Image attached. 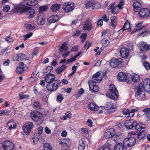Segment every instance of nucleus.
<instances>
[{
    "instance_id": "nucleus-1",
    "label": "nucleus",
    "mask_w": 150,
    "mask_h": 150,
    "mask_svg": "<svg viewBox=\"0 0 150 150\" xmlns=\"http://www.w3.org/2000/svg\"><path fill=\"white\" fill-rule=\"evenodd\" d=\"M55 76L54 74H47L45 77V80L48 84L46 88L47 90L50 91H56L61 83L59 80H55Z\"/></svg>"
},
{
    "instance_id": "nucleus-2",
    "label": "nucleus",
    "mask_w": 150,
    "mask_h": 150,
    "mask_svg": "<svg viewBox=\"0 0 150 150\" xmlns=\"http://www.w3.org/2000/svg\"><path fill=\"white\" fill-rule=\"evenodd\" d=\"M106 96L114 100H116L117 98L118 92L116 86L114 85H110V89L107 91Z\"/></svg>"
},
{
    "instance_id": "nucleus-3",
    "label": "nucleus",
    "mask_w": 150,
    "mask_h": 150,
    "mask_svg": "<svg viewBox=\"0 0 150 150\" xmlns=\"http://www.w3.org/2000/svg\"><path fill=\"white\" fill-rule=\"evenodd\" d=\"M137 89V92L135 94L136 98L139 100H144L145 97V91L144 89L143 84L142 83L139 84Z\"/></svg>"
},
{
    "instance_id": "nucleus-4",
    "label": "nucleus",
    "mask_w": 150,
    "mask_h": 150,
    "mask_svg": "<svg viewBox=\"0 0 150 150\" xmlns=\"http://www.w3.org/2000/svg\"><path fill=\"white\" fill-rule=\"evenodd\" d=\"M30 116L32 119L35 121L40 123L42 122V114L38 111H35L32 112L30 114Z\"/></svg>"
},
{
    "instance_id": "nucleus-5",
    "label": "nucleus",
    "mask_w": 150,
    "mask_h": 150,
    "mask_svg": "<svg viewBox=\"0 0 150 150\" xmlns=\"http://www.w3.org/2000/svg\"><path fill=\"white\" fill-rule=\"evenodd\" d=\"M139 49L141 52H144L150 49V45L144 41L140 42L137 44Z\"/></svg>"
},
{
    "instance_id": "nucleus-6",
    "label": "nucleus",
    "mask_w": 150,
    "mask_h": 150,
    "mask_svg": "<svg viewBox=\"0 0 150 150\" xmlns=\"http://www.w3.org/2000/svg\"><path fill=\"white\" fill-rule=\"evenodd\" d=\"M62 8L65 12H70L73 10L74 8V4L71 2L65 3L63 4Z\"/></svg>"
},
{
    "instance_id": "nucleus-7",
    "label": "nucleus",
    "mask_w": 150,
    "mask_h": 150,
    "mask_svg": "<svg viewBox=\"0 0 150 150\" xmlns=\"http://www.w3.org/2000/svg\"><path fill=\"white\" fill-rule=\"evenodd\" d=\"M118 80L120 81H127V83H131V80L129 79V76L123 72H120L118 74L117 76Z\"/></svg>"
},
{
    "instance_id": "nucleus-8",
    "label": "nucleus",
    "mask_w": 150,
    "mask_h": 150,
    "mask_svg": "<svg viewBox=\"0 0 150 150\" xmlns=\"http://www.w3.org/2000/svg\"><path fill=\"white\" fill-rule=\"evenodd\" d=\"M89 90L92 92H97L99 90V87L96 84V83L93 80H90L88 82Z\"/></svg>"
},
{
    "instance_id": "nucleus-9",
    "label": "nucleus",
    "mask_w": 150,
    "mask_h": 150,
    "mask_svg": "<svg viewBox=\"0 0 150 150\" xmlns=\"http://www.w3.org/2000/svg\"><path fill=\"white\" fill-rule=\"evenodd\" d=\"M123 142L125 146L127 145L129 147L134 146L136 142V139L134 137L127 138L124 139Z\"/></svg>"
},
{
    "instance_id": "nucleus-10",
    "label": "nucleus",
    "mask_w": 150,
    "mask_h": 150,
    "mask_svg": "<svg viewBox=\"0 0 150 150\" xmlns=\"http://www.w3.org/2000/svg\"><path fill=\"white\" fill-rule=\"evenodd\" d=\"M33 127V125L32 122H28L23 126V129L26 134H28L30 132L31 129Z\"/></svg>"
},
{
    "instance_id": "nucleus-11",
    "label": "nucleus",
    "mask_w": 150,
    "mask_h": 150,
    "mask_svg": "<svg viewBox=\"0 0 150 150\" xmlns=\"http://www.w3.org/2000/svg\"><path fill=\"white\" fill-rule=\"evenodd\" d=\"M122 62V59L121 58L117 59L113 58L111 59L110 62V66L113 68L118 67Z\"/></svg>"
},
{
    "instance_id": "nucleus-12",
    "label": "nucleus",
    "mask_w": 150,
    "mask_h": 150,
    "mask_svg": "<svg viewBox=\"0 0 150 150\" xmlns=\"http://www.w3.org/2000/svg\"><path fill=\"white\" fill-rule=\"evenodd\" d=\"M150 14L149 10L145 8L140 10L139 11V16L141 18H146Z\"/></svg>"
},
{
    "instance_id": "nucleus-13",
    "label": "nucleus",
    "mask_w": 150,
    "mask_h": 150,
    "mask_svg": "<svg viewBox=\"0 0 150 150\" xmlns=\"http://www.w3.org/2000/svg\"><path fill=\"white\" fill-rule=\"evenodd\" d=\"M2 146L5 150H12L14 147V144L11 142L6 141L3 143Z\"/></svg>"
},
{
    "instance_id": "nucleus-14",
    "label": "nucleus",
    "mask_w": 150,
    "mask_h": 150,
    "mask_svg": "<svg viewBox=\"0 0 150 150\" xmlns=\"http://www.w3.org/2000/svg\"><path fill=\"white\" fill-rule=\"evenodd\" d=\"M136 124V122L131 119L125 121V125L127 129H131Z\"/></svg>"
},
{
    "instance_id": "nucleus-15",
    "label": "nucleus",
    "mask_w": 150,
    "mask_h": 150,
    "mask_svg": "<svg viewBox=\"0 0 150 150\" xmlns=\"http://www.w3.org/2000/svg\"><path fill=\"white\" fill-rule=\"evenodd\" d=\"M26 6L22 4H19L15 8L16 11L19 12L20 13H25Z\"/></svg>"
},
{
    "instance_id": "nucleus-16",
    "label": "nucleus",
    "mask_w": 150,
    "mask_h": 150,
    "mask_svg": "<svg viewBox=\"0 0 150 150\" xmlns=\"http://www.w3.org/2000/svg\"><path fill=\"white\" fill-rule=\"evenodd\" d=\"M115 134V132L114 129L110 128L106 131L104 134V136L106 138H110L114 136Z\"/></svg>"
},
{
    "instance_id": "nucleus-17",
    "label": "nucleus",
    "mask_w": 150,
    "mask_h": 150,
    "mask_svg": "<svg viewBox=\"0 0 150 150\" xmlns=\"http://www.w3.org/2000/svg\"><path fill=\"white\" fill-rule=\"evenodd\" d=\"M121 56L124 58H126L129 54V50L125 47H122L120 50Z\"/></svg>"
},
{
    "instance_id": "nucleus-18",
    "label": "nucleus",
    "mask_w": 150,
    "mask_h": 150,
    "mask_svg": "<svg viewBox=\"0 0 150 150\" xmlns=\"http://www.w3.org/2000/svg\"><path fill=\"white\" fill-rule=\"evenodd\" d=\"M93 28L91 21L88 20H87L84 24L83 29L84 30H90Z\"/></svg>"
},
{
    "instance_id": "nucleus-19",
    "label": "nucleus",
    "mask_w": 150,
    "mask_h": 150,
    "mask_svg": "<svg viewBox=\"0 0 150 150\" xmlns=\"http://www.w3.org/2000/svg\"><path fill=\"white\" fill-rule=\"evenodd\" d=\"M106 107L108 109V112L109 113H112L114 111L113 110L115 109V107L114 105L113 104L112 102H108L106 103Z\"/></svg>"
},
{
    "instance_id": "nucleus-20",
    "label": "nucleus",
    "mask_w": 150,
    "mask_h": 150,
    "mask_svg": "<svg viewBox=\"0 0 150 150\" xmlns=\"http://www.w3.org/2000/svg\"><path fill=\"white\" fill-rule=\"evenodd\" d=\"M26 14L28 16V17L29 18H33L34 16L35 12L33 9L28 8L26 7L25 12Z\"/></svg>"
},
{
    "instance_id": "nucleus-21",
    "label": "nucleus",
    "mask_w": 150,
    "mask_h": 150,
    "mask_svg": "<svg viewBox=\"0 0 150 150\" xmlns=\"http://www.w3.org/2000/svg\"><path fill=\"white\" fill-rule=\"evenodd\" d=\"M100 73L99 72H97L95 74L93 75L92 77V80L96 83H98L102 80V79L100 77Z\"/></svg>"
},
{
    "instance_id": "nucleus-22",
    "label": "nucleus",
    "mask_w": 150,
    "mask_h": 150,
    "mask_svg": "<svg viewBox=\"0 0 150 150\" xmlns=\"http://www.w3.org/2000/svg\"><path fill=\"white\" fill-rule=\"evenodd\" d=\"M125 146L124 142L118 143L115 146L114 150H126V147Z\"/></svg>"
},
{
    "instance_id": "nucleus-23",
    "label": "nucleus",
    "mask_w": 150,
    "mask_h": 150,
    "mask_svg": "<svg viewBox=\"0 0 150 150\" xmlns=\"http://www.w3.org/2000/svg\"><path fill=\"white\" fill-rule=\"evenodd\" d=\"M39 77V73L38 72L35 71L32 74L31 77L28 79L29 81L31 82H33L35 81Z\"/></svg>"
},
{
    "instance_id": "nucleus-24",
    "label": "nucleus",
    "mask_w": 150,
    "mask_h": 150,
    "mask_svg": "<svg viewBox=\"0 0 150 150\" xmlns=\"http://www.w3.org/2000/svg\"><path fill=\"white\" fill-rule=\"evenodd\" d=\"M59 17L56 15L51 16L48 19V21L50 23H53L57 22L59 20Z\"/></svg>"
},
{
    "instance_id": "nucleus-25",
    "label": "nucleus",
    "mask_w": 150,
    "mask_h": 150,
    "mask_svg": "<svg viewBox=\"0 0 150 150\" xmlns=\"http://www.w3.org/2000/svg\"><path fill=\"white\" fill-rule=\"evenodd\" d=\"M133 7L134 11L137 12L142 7L141 3L139 1H135L133 4Z\"/></svg>"
},
{
    "instance_id": "nucleus-26",
    "label": "nucleus",
    "mask_w": 150,
    "mask_h": 150,
    "mask_svg": "<svg viewBox=\"0 0 150 150\" xmlns=\"http://www.w3.org/2000/svg\"><path fill=\"white\" fill-rule=\"evenodd\" d=\"M115 3L114 2L111 3L109 7V9L111 10V13L114 14H116L117 13V11L116 10L117 8V6H115Z\"/></svg>"
},
{
    "instance_id": "nucleus-27",
    "label": "nucleus",
    "mask_w": 150,
    "mask_h": 150,
    "mask_svg": "<svg viewBox=\"0 0 150 150\" xmlns=\"http://www.w3.org/2000/svg\"><path fill=\"white\" fill-rule=\"evenodd\" d=\"M129 79L131 80L132 81L134 82H137L139 80V75L136 74H133L130 76H129Z\"/></svg>"
},
{
    "instance_id": "nucleus-28",
    "label": "nucleus",
    "mask_w": 150,
    "mask_h": 150,
    "mask_svg": "<svg viewBox=\"0 0 150 150\" xmlns=\"http://www.w3.org/2000/svg\"><path fill=\"white\" fill-rule=\"evenodd\" d=\"M122 112L123 114L125 115L126 117H132L134 116V113L130 110L124 109Z\"/></svg>"
},
{
    "instance_id": "nucleus-29",
    "label": "nucleus",
    "mask_w": 150,
    "mask_h": 150,
    "mask_svg": "<svg viewBox=\"0 0 150 150\" xmlns=\"http://www.w3.org/2000/svg\"><path fill=\"white\" fill-rule=\"evenodd\" d=\"M24 64L23 62H21L19 64V65L16 68V71L17 73L20 74H22L23 71L24 67L23 66Z\"/></svg>"
},
{
    "instance_id": "nucleus-30",
    "label": "nucleus",
    "mask_w": 150,
    "mask_h": 150,
    "mask_svg": "<svg viewBox=\"0 0 150 150\" xmlns=\"http://www.w3.org/2000/svg\"><path fill=\"white\" fill-rule=\"evenodd\" d=\"M111 25L113 28L115 27L117 24V19L115 16H112L110 18Z\"/></svg>"
},
{
    "instance_id": "nucleus-31",
    "label": "nucleus",
    "mask_w": 150,
    "mask_h": 150,
    "mask_svg": "<svg viewBox=\"0 0 150 150\" xmlns=\"http://www.w3.org/2000/svg\"><path fill=\"white\" fill-rule=\"evenodd\" d=\"M88 108L94 111L97 110L98 108L97 105L93 103H91L88 105Z\"/></svg>"
},
{
    "instance_id": "nucleus-32",
    "label": "nucleus",
    "mask_w": 150,
    "mask_h": 150,
    "mask_svg": "<svg viewBox=\"0 0 150 150\" xmlns=\"http://www.w3.org/2000/svg\"><path fill=\"white\" fill-rule=\"evenodd\" d=\"M134 127L138 131H140L142 129H144L146 127L142 123L137 124V122Z\"/></svg>"
},
{
    "instance_id": "nucleus-33",
    "label": "nucleus",
    "mask_w": 150,
    "mask_h": 150,
    "mask_svg": "<svg viewBox=\"0 0 150 150\" xmlns=\"http://www.w3.org/2000/svg\"><path fill=\"white\" fill-rule=\"evenodd\" d=\"M79 143L78 150H84L86 146V144L84 143L83 140L80 139L79 141Z\"/></svg>"
},
{
    "instance_id": "nucleus-34",
    "label": "nucleus",
    "mask_w": 150,
    "mask_h": 150,
    "mask_svg": "<svg viewBox=\"0 0 150 150\" xmlns=\"http://www.w3.org/2000/svg\"><path fill=\"white\" fill-rule=\"evenodd\" d=\"M68 50L67 45L65 43H64L61 46L60 49V52L61 54H62L64 52H66Z\"/></svg>"
},
{
    "instance_id": "nucleus-35",
    "label": "nucleus",
    "mask_w": 150,
    "mask_h": 150,
    "mask_svg": "<svg viewBox=\"0 0 150 150\" xmlns=\"http://www.w3.org/2000/svg\"><path fill=\"white\" fill-rule=\"evenodd\" d=\"M38 24L39 25H43L45 23L44 19L41 16H38L37 20Z\"/></svg>"
},
{
    "instance_id": "nucleus-36",
    "label": "nucleus",
    "mask_w": 150,
    "mask_h": 150,
    "mask_svg": "<svg viewBox=\"0 0 150 150\" xmlns=\"http://www.w3.org/2000/svg\"><path fill=\"white\" fill-rule=\"evenodd\" d=\"M66 67V66L65 65H63L61 67L58 68L56 69V72L57 74H59L61 73L64 70Z\"/></svg>"
},
{
    "instance_id": "nucleus-37",
    "label": "nucleus",
    "mask_w": 150,
    "mask_h": 150,
    "mask_svg": "<svg viewBox=\"0 0 150 150\" xmlns=\"http://www.w3.org/2000/svg\"><path fill=\"white\" fill-rule=\"evenodd\" d=\"M60 5L57 4H54L51 7V9L52 12H56L60 8Z\"/></svg>"
},
{
    "instance_id": "nucleus-38",
    "label": "nucleus",
    "mask_w": 150,
    "mask_h": 150,
    "mask_svg": "<svg viewBox=\"0 0 150 150\" xmlns=\"http://www.w3.org/2000/svg\"><path fill=\"white\" fill-rule=\"evenodd\" d=\"M101 43L103 46L106 47L109 45L110 42L109 41L107 40L105 38L102 39L101 42Z\"/></svg>"
},
{
    "instance_id": "nucleus-39",
    "label": "nucleus",
    "mask_w": 150,
    "mask_h": 150,
    "mask_svg": "<svg viewBox=\"0 0 150 150\" xmlns=\"http://www.w3.org/2000/svg\"><path fill=\"white\" fill-rule=\"evenodd\" d=\"M100 6V4L97 2L94 1L92 3V8L93 9H96L99 8Z\"/></svg>"
},
{
    "instance_id": "nucleus-40",
    "label": "nucleus",
    "mask_w": 150,
    "mask_h": 150,
    "mask_svg": "<svg viewBox=\"0 0 150 150\" xmlns=\"http://www.w3.org/2000/svg\"><path fill=\"white\" fill-rule=\"evenodd\" d=\"M24 26L26 29L28 30H33L35 28V27L32 26L30 24H25L24 25Z\"/></svg>"
},
{
    "instance_id": "nucleus-41",
    "label": "nucleus",
    "mask_w": 150,
    "mask_h": 150,
    "mask_svg": "<svg viewBox=\"0 0 150 150\" xmlns=\"http://www.w3.org/2000/svg\"><path fill=\"white\" fill-rule=\"evenodd\" d=\"M130 23L127 21L125 23L123 26V28H124V29L125 30L129 29L131 31V28H130Z\"/></svg>"
},
{
    "instance_id": "nucleus-42",
    "label": "nucleus",
    "mask_w": 150,
    "mask_h": 150,
    "mask_svg": "<svg viewBox=\"0 0 150 150\" xmlns=\"http://www.w3.org/2000/svg\"><path fill=\"white\" fill-rule=\"evenodd\" d=\"M47 8V6H40L39 8L38 12L40 13H41L45 11Z\"/></svg>"
},
{
    "instance_id": "nucleus-43",
    "label": "nucleus",
    "mask_w": 150,
    "mask_h": 150,
    "mask_svg": "<svg viewBox=\"0 0 150 150\" xmlns=\"http://www.w3.org/2000/svg\"><path fill=\"white\" fill-rule=\"evenodd\" d=\"M44 150H51L52 147L50 144L48 143L44 144L43 146Z\"/></svg>"
},
{
    "instance_id": "nucleus-44",
    "label": "nucleus",
    "mask_w": 150,
    "mask_h": 150,
    "mask_svg": "<svg viewBox=\"0 0 150 150\" xmlns=\"http://www.w3.org/2000/svg\"><path fill=\"white\" fill-rule=\"evenodd\" d=\"M113 148L111 147L110 145L108 146H101L99 149V150H111Z\"/></svg>"
},
{
    "instance_id": "nucleus-45",
    "label": "nucleus",
    "mask_w": 150,
    "mask_h": 150,
    "mask_svg": "<svg viewBox=\"0 0 150 150\" xmlns=\"http://www.w3.org/2000/svg\"><path fill=\"white\" fill-rule=\"evenodd\" d=\"M137 136L139 139H142L145 137V133L144 132H140L137 134Z\"/></svg>"
},
{
    "instance_id": "nucleus-46",
    "label": "nucleus",
    "mask_w": 150,
    "mask_h": 150,
    "mask_svg": "<svg viewBox=\"0 0 150 150\" xmlns=\"http://www.w3.org/2000/svg\"><path fill=\"white\" fill-rule=\"evenodd\" d=\"M33 33L31 32H30L26 35L23 36V37L24 38V40L25 41L27 40L28 39L30 38L33 35Z\"/></svg>"
},
{
    "instance_id": "nucleus-47",
    "label": "nucleus",
    "mask_w": 150,
    "mask_h": 150,
    "mask_svg": "<svg viewBox=\"0 0 150 150\" xmlns=\"http://www.w3.org/2000/svg\"><path fill=\"white\" fill-rule=\"evenodd\" d=\"M29 5L30 6H34L37 4L36 0H28Z\"/></svg>"
},
{
    "instance_id": "nucleus-48",
    "label": "nucleus",
    "mask_w": 150,
    "mask_h": 150,
    "mask_svg": "<svg viewBox=\"0 0 150 150\" xmlns=\"http://www.w3.org/2000/svg\"><path fill=\"white\" fill-rule=\"evenodd\" d=\"M124 0H120V2L118 5L117 6L119 9H121L122 8V6L124 4Z\"/></svg>"
},
{
    "instance_id": "nucleus-49",
    "label": "nucleus",
    "mask_w": 150,
    "mask_h": 150,
    "mask_svg": "<svg viewBox=\"0 0 150 150\" xmlns=\"http://www.w3.org/2000/svg\"><path fill=\"white\" fill-rule=\"evenodd\" d=\"M144 90L146 91L147 92H150V85L143 86Z\"/></svg>"
},
{
    "instance_id": "nucleus-50",
    "label": "nucleus",
    "mask_w": 150,
    "mask_h": 150,
    "mask_svg": "<svg viewBox=\"0 0 150 150\" xmlns=\"http://www.w3.org/2000/svg\"><path fill=\"white\" fill-rule=\"evenodd\" d=\"M33 106L36 109H39L41 107L40 104L38 101L35 102Z\"/></svg>"
},
{
    "instance_id": "nucleus-51",
    "label": "nucleus",
    "mask_w": 150,
    "mask_h": 150,
    "mask_svg": "<svg viewBox=\"0 0 150 150\" xmlns=\"http://www.w3.org/2000/svg\"><path fill=\"white\" fill-rule=\"evenodd\" d=\"M145 68L147 70H149L150 69V64L146 62H144L143 63Z\"/></svg>"
},
{
    "instance_id": "nucleus-52",
    "label": "nucleus",
    "mask_w": 150,
    "mask_h": 150,
    "mask_svg": "<svg viewBox=\"0 0 150 150\" xmlns=\"http://www.w3.org/2000/svg\"><path fill=\"white\" fill-rule=\"evenodd\" d=\"M52 67L48 66L44 70V72L45 73H49L51 72V70H52Z\"/></svg>"
},
{
    "instance_id": "nucleus-53",
    "label": "nucleus",
    "mask_w": 150,
    "mask_h": 150,
    "mask_svg": "<svg viewBox=\"0 0 150 150\" xmlns=\"http://www.w3.org/2000/svg\"><path fill=\"white\" fill-rule=\"evenodd\" d=\"M19 54H17L15 55L13 57V59L14 61H20V59L19 58Z\"/></svg>"
},
{
    "instance_id": "nucleus-54",
    "label": "nucleus",
    "mask_w": 150,
    "mask_h": 150,
    "mask_svg": "<svg viewBox=\"0 0 150 150\" xmlns=\"http://www.w3.org/2000/svg\"><path fill=\"white\" fill-rule=\"evenodd\" d=\"M5 40L8 43L11 42L13 41V39L9 36L6 37Z\"/></svg>"
},
{
    "instance_id": "nucleus-55",
    "label": "nucleus",
    "mask_w": 150,
    "mask_h": 150,
    "mask_svg": "<svg viewBox=\"0 0 150 150\" xmlns=\"http://www.w3.org/2000/svg\"><path fill=\"white\" fill-rule=\"evenodd\" d=\"M148 34L147 31L146 30L142 31L139 34V36H142V37H144L145 35H146Z\"/></svg>"
},
{
    "instance_id": "nucleus-56",
    "label": "nucleus",
    "mask_w": 150,
    "mask_h": 150,
    "mask_svg": "<svg viewBox=\"0 0 150 150\" xmlns=\"http://www.w3.org/2000/svg\"><path fill=\"white\" fill-rule=\"evenodd\" d=\"M147 85H150V79H145L144 80L143 86Z\"/></svg>"
},
{
    "instance_id": "nucleus-57",
    "label": "nucleus",
    "mask_w": 150,
    "mask_h": 150,
    "mask_svg": "<svg viewBox=\"0 0 150 150\" xmlns=\"http://www.w3.org/2000/svg\"><path fill=\"white\" fill-rule=\"evenodd\" d=\"M63 97L62 94H60L57 96V101L60 103L63 100Z\"/></svg>"
},
{
    "instance_id": "nucleus-58",
    "label": "nucleus",
    "mask_w": 150,
    "mask_h": 150,
    "mask_svg": "<svg viewBox=\"0 0 150 150\" xmlns=\"http://www.w3.org/2000/svg\"><path fill=\"white\" fill-rule=\"evenodd\" d=\"M19 99L21 100L22 99H24L25 98H28L29 97V96L28 95H21V94L19 95Z\"/></svg>"
},
{
    "instance_id": "nucleus-59",
    "label": "nucleus",
    "mask_w": 150,
    "mask_h": 150,
    "mask_svg": "<svg viewBox=\"0 0 150 150\" xmlns=\"http://www.w3.org/2000/svg\"><path fill=\"white\" fill-rule=\"evenodd\" d=\"M86 34L85 33L82 34L80 36L81 42H83L86 39Z\"/></svg>"
},
{
    "instance_id": "nucleus-60",
    "label": "nucleus",
    "mask_w": 150,
    "mask_h": 150,
    "mask_svg": "<svg viewBox=\"0 0 150 150\" xmlns=\"http://www.w3.org/2000/svg\"><path fill=\"white\" fill-rule=\"evenodd\" d=\"M42 100L46 102L47 101L48 98L45 94H42Z\"/></svg>"
},
{
    "instance_id": "nucleus-61",
    "label": "nucleus",
    "mask_w": 150,
    "mask_h": 150,
    "mask_svg": "<svg viewBox=\"0 0 150 150\" xmlns=\"http://www.w3.org/2000/svg\"><path fill=\"white\" fill-rule=\"evenodd\" d=\"M103 20L106 22H108L109 20V17L107 16L106 14L104 15L102 18Z\"/></svg>"
},
{
    "instance_id": "nucleus-62",
    "label": "nucleus",
    "mask_w": 150,
    "mask_h": 150,
    "mask_svg": "<svg viewBox=\"0 0 150 150\" xmlns=\"http://www.w3.org/2000/svg\"><path fill=\"white\" fill-rule=\"evenodd\" d=\"M75 60L74 57H71L70 59H68L66 61L65 63L66 64H68L70 63L71 62Z\"/></svg>"
},
{
    "instance_id": "nucleus-63",
    "label": "nucleus",
    "mask_w": 150,
    "mask_h": 150,
    "mask_svg": "<svg viewBox=\"0 0 150 150\" xmlns=\"http://www.w3.org/2000/svg\"><path fill=\"white\" fill-rule=\"evenodd\" d=\"M93 2L89 1L86 4V8H88L90 7L92 8V3Z\"/></svg>"
},
{
    "instance_id": "nucleus-64",
    "label": "nucleus",
    "mask_w": 150,
    "mask_h": 150,
    "mask_svg": "<svg viewBox=\"0 0 150 150\" xmlns=\"http://www.w3.org/2000/svg\"><path fill=\"white\" fill-rule=\"evenodd\" d=\"M10 9V6L9 5H7L4 6L3 11L5 12H7Z\"/></svg>"
}]
</instances>
